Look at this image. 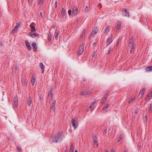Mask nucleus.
<instances>
[{
	"label": "nucleus",
	"mask_w": 152,
	"mask_h": 152,
	"mask_svg": "<svg viewBox=\"0 0 152 152\" xmlns=\"http://www.w3.org/2000/svg\"><path fill=\"white\" fill-rule=\"evenodd\" d=\"M62 140V134L59 133L55 136L53 139V142H57L61 141Z\"/></svg>",
	"instance_id": "obj_1"
},
{
	"label": "nucleus",
	"mask_w": 152,
	"mask_h": 152,
	"mask_svg": "<svg viewBox=\"0 0 152 152\" xmlns=\"http://www.w3.org/2000/svg\"><path fill=\"white\" fill-rule=\"evenodd\" d=\"M98 31L97 26H96L93 29L89 35V38H91L94 37V35L96 34Z\"/></svg>",
	"instance_id": "obj_2"
},
{
	"label": "nucleus",
	"mask_w": 152,
	"mask_h": 152,
	"mask_svg": "<svg viewBox=\"0 0 152 152\" xmlns=\"http://www.w3.org/2000/svg\"><path fill=\"white\" fill-rule=\"evenodd\" d=\"M122 15L125 17L129 18V13L126 9H123L122 11Z\"/></svg>",
	"instance_id": "obj_3"
},
{
	"label": "nucleus",
	"mask_w": 152,
	"mask_h": 152,
	"mask_svg": "<svg viewBox=\"0 0 152 152\" xmlns=\"http://www.w3.org/2000/svg\"><path fill=\"white\" fill-rule=\"evenodd\" d=\"M84 44H82L80 45V46L79 47L77 52L78 54L80 55L83 53L84 50Z\"/></svg>",
	"instance_id": "obj_4"
},
{
	"label": "nucleus",
	"mask_w": 152,
	"mask_h": 152,
	"mask_svg": "<svg viewBox=\"0 0 152 152\" xmlns=\"http://www.w3.org/2000/svg\"><path fill=\"white\" fill-rule=\"evenodd\" d=\"M71 123L72 124V126L74 127V129H75L78 126V124L77 121L75 119L72 118L71 120Z\"/></svg>",
	"instance_id": "obj_5"
},
{
	"label": "nucleus",
	"mask_w": 152,
	"mask_h": 152,
	"mask_svg": "<svg viewBox=\"0 0 152 152\" xmlns=\"http://www.w3.org/2000/svg\"><path fill=\"white\" fill-rule=\"evenodd\" d=\"M17 96H16L15 97L14 99V106L13 107L14 108H16L18 106V99Z\"/></svg>",
	"instance_id": "obj_6"
},
{
	"label": "nucleus",
	"mask_w": 152,
	"mask_h": 152,
	"mask_svg": "<svg viewBox=\"0 0 152 152\" xmlns=\"http://www.w3.org/2000/svg\"><path fill=\"white\" fill-rule=\"evenodd\" d=\"M108 95L109 94L107 93L105 94L104 96L102 97L101 100L100 102L102 104H103L106 101V99Z\"/></svg>",
	"instance_id": "obj_7"
},
{
	"label": "nucleus",
	"mask_w": 152,
	"mask_h": 152,
	"mask_svg": "<svg viewBox=\"0 0 152 152\" xmlns=\"http://www.w3.org/2000/svg\"><path fill=\"white\" fill-rule=\"evenodd\" d=\"M122 22L119 20H118L116 22L117 27L116 28V30L118 31L121 29Z\"/></svg>",
	"instance_id": "obj_8"
},
{
	"label": "nucleus",
	"mask_w": 152,
	"mask_h": 152,
	"mask_svg": "<svg viewBox=\"0 0 152 152\" xmlns=\"http://www.w3.org/2000/svg\"><path fill=\"white\" fill-rule=\"evenodd\" d=\"M72 11V13L75 16L76 15L78 12V9L77 8V7L75 6L73 7Z\"/></svg>",
	"instance_id": "obj_9"
},
{
	"label": "nucleus",
	"mask_w": 152,
	"mask_h": 152,
	"mask_svg": "<svg viewBox=\"0 0 152 152\" xmlns=\"http://www.w3.org/2000/svg\"><path fill=\"white\" fill-rule=\"evenodd\" d=\"M93 141V144L94 147L97 148L98 146V143L97 141V137L96 136L94 137Z\"/></svg>",
	"instance_id": "obj_10"
},
{
	"label": "nucleus",
	"mask_w": 152,
	"mask_h": 152,
	"mask_svg": "<svg viewBox=\"0 0 152 152\" xmlns=\"http://www.w3.org/2000/svg\"><path fill=\"white\" fill-rule=\"evenodd\" d=\"M25 42L26 45L28 50H31V48L30 43H29L27 40L25 41Z\"/></svg>",
	"instance_id": "obj_11"
},
{
	"label": "nucleus",
	"mask_w": 152,
	"mask_h": 152,
	"mask_svg": "<svg viewBox=\"0 0 152 152\" xmlns=\"http://www.w3.org/2000/svg\"><path fill=\"white\" fill-rule=\"evenodd\" d=\"M55 102H53L52 104V105L50 108V110L51 111L54 112L55 109Z\"/></svg>",
	"instance_id": "obj_12"
},
{
	"label": "nucleus",
	"mask_w": 152,
	"mask_h": 152,
	"mask_svg": "<svg viewBox=\"0 0 152 152\" xmlns=\"http://www.w3.org/2000/svg\"><path fill=\"white\" fill-rule=\"evenodd\" d=\"M29 35L30 36V37H39V35L37 34H32L31 33H29Z\"/></svg>",
	"instance_id": "obj_13"
},
{
	"label": "nucleus",
	"mask_w": 152,
	"mask_h": 152,
	"mask_svg": "<svg viewBox=\"0 0 152 152\" xmlns=\"http://www.w3.org/2000/svg\"><path fill=\"white\" fill-rule=\"evenodd\" d=\"M61 14L63 18H66V11L64 9V8H62Z\"/></svg>",
	"instance_id": "obj_14"
},
{
	"label": "nucleus",
	"mask_w": 152,
	"mask_h": 152,
	"mask_svg": "<svg viewBox=\"0 0 152 152\" xmlns=\"http://www.w3.org/2000/svg\"><path fill=\"white\" fill-rule=\"evenodd\" d=\"M145 71L147 72L152 71V66H147L145 68Z\"/></svg>",
	"instance_id": "obj_15"
},
{
	"label": "nucleus",
	"mask_w": 152,
	"mask_h": 152,
	"mask_svg": "<svg viewBox=\"0 0 152 152\" xmlns=\"http://www.w3.org/2000/svg\"><path fill=\"white\" fill-rule=\"evenodd\" d=\"M20 25V24L19 23H17V25L15 26V28H14L12 30V32L13 33H15V32H16L18 29V28Z\"/></svg>",
	"instance_id": "obj_16"
},
{
	"label": "nucleus",
	"mask_w": 152,
	"mask_h": 152,
	"mask_svg": "<svg viewBox=\"0 0 152 152\" xmlns=\"http://www.w3.org/2000/svg\"><path fill=\"white\" fill-rule=\"evenodd\" d=\"M32 45L33 47L34 51L36 52L37 50V47L36 45V44L35 42H33L32 44Z\"/></svg>",
	"instance_id": "obj_17"
},
{
	"label": "nucleus",
	"mask_w": 152,
	"mask_h": 152,
	"mask_svg": "<svg viewBox=\"0 0 152 152\" xmlns=\"http://www.w3.org/2000/svg\"><path fill=\"white\" fill-rule=\"evenodd\" d=\"M39 65L42 69V73H43L44 71V66L42 63H40L39 64Z\"/></svg>",
	"instance_id": "obj_18"
},
{
	"label": "nucleus",
	"mask_w": 152,
	"mask_h": 152,
	"mask_svg": "<svg viewBox=\"0 0 152 152\" xmlns=\"http://www.w3.org/2000/svg\"><path fill=\"white\" fill-rule=\"evenodd\" d=\"M36 80V77H33L31 79V84L32 86L34 85Z\"/></svg>",
	"instance_id": "obj_19"
},
{
	"label": "nucleus",
	"mask_w": 152,
	"mask_h": 152,
	"mask_svg": "<svg viewBox=\"0 0 152 152\" xmlns=\"http://www.w3.org/2000/svg\"><path fill=\"white\" fill-rule=\"evenodd\" d=\"M86 29H83L82 33L80 36V37H81L82 38H83V37H84L86 35Z\"/></svg>",
	"instance_id": "obj_20"
},
{
	"label": "nucleus",
	"mask_w": 152,
	"mask_h": 152,
	"mask_svg": "<svg viewBox=\"0 0 152 152\" xmlns=\"http://www.w3.org/2000/svg\"><path fill=\"white\" fill-rule=\"evenodd\" d=\"M109 106V104H108L106 105L105 107H104L102 109V111L103 113H105L106 112V110H105V109H107Z\"/></svg>",
	"instance_id": "obj_21"
},
{
	"label": "nucleus",
	"mask_w": 152,
	"mask_h": 152,
	"mask_svg": "<svg viewBox=\"0 0 152 152\" xmlns=\"http://www.w3.org/2000/svg\"><path fill=\"white\" fill-rule=\"evenodd\" d=\"M110 30L109 26L108 25L107 26L106 28H105L104 33L106 34H107Z\"/></svg>",
	"instance_id": "obj_22"
},
{
	"label": "nucleus",
	"mask_w": 152,
	"mask_h": 152,
	"mask_svg": "<svg viewBox=\"0 0 152 152\" xmlns=\"http://www.w3.org/2000/svg\"><path fill=\"white\" fill-rule=\"evenodd\" d=\"M44 2V0H38L37 5H43Z\"/></svg>",
	"instance_id": "obj_23"
},
{
	"label": "nucleus",
	"mask_w": 152,
	"mask_h": 152,
	"mask_svg": "<svg viewBox=\"0 0 152 152\" xmlns=\"http://www.w3.org/2000/svg\"><path fill=\"white\" fill-rule=\"evenodd\" d=\"M32 102V99L30 97L28 101V106H31Z\"/></svg>",
	"instance_id": "obj_24"
},
{
	"label": "nucleus",
	"mask_w": 152,
	"mask_h": 152,
	"mask_svg": "<svg viewBox=\"0 0 152 152\" xmlns=\"http://www.w3.org/2000/svg\"><path fill=\"white\" fill-rule=\"evenodd\" d=\"M145 91V88H144L142 90V91H141L140 93V94H141V95L140 97V98H141L142 96L144 94V92Z\"/></svg>",
	"instance_id": "obj_25"
},
{
	"label": "nucleus",
	"mask_w": 152,
	"mask_h": 152,
	"mask_svg": "<svg viewBox=\"0 0 152 152\" xmlns=\"http://www.w3.org/2000/svg\"><path fill=\"white\" fill-rule=\"evenodd\" d=\"M59 34V31L56 30L55 33V34H56L55 38H58Z\"/></svg>",
	"instance_id": "obj_26"
},
{
	"label": "nucleus",
	"mask_w": 152,
	"mask_h": 152,
	"mask_svg": "<svg viewBox=\"0 0 152 152\" xmlns=\"http://www.w3.org/2000/svg\"><path fill=\"white\" fill-rule=\"evenodd\" d=\"M21 81L23 85H26V79L22 78L21 79Z\"/></svg>",
	"instance_id": "obj_27"
},
{
	"label": "nucleus",
	"mask_w": 152,
	"mask_h": 152,
	"mask_svg": "<svg viewBox=\"0 0 152 152\" xmlns=\"http://www.w3.org/2000/svg\"><path fill=\"white\" fill-rule=\"evenodd\" d=\"M112 39H108L107 41V45H109L112 42Z\"/></svg>",
	"instance_id": "obj_28"
},
{
	"label": "nucleus",
	"mask_w": 152,
	"mask_h": 152,
	"mask_svg": "<svg viewBox=\"0 0 152 152\" xmlns=\"http://www.w3.org/2000/svg\"><path fill=\"white\" fill-rule=\"evenodd\" d=\"M53 92V89L52 88H50V91H49L48 94V96H51Z\"/></svg>",
	"instance_id": "obj_29"
},
{
	"label": "nucleus",
	"mask_w": 152,
	"mask_h": 152,
	"mask_svg": "<svg viewBox=\"0 0 152 152\" xmlns=\"http://www.w3.org/2000/svg\"><path fill=\"white\" fill-rule=\"evenodd\" d=\"M96 103V101H94L92 102L91 105L89 107L90 108H92Z\"/></svg>",
	"instance_id": "obj_30"
},
{
	"label": "nucleus",
	"mask_w": 152,
	"mask_h": 152,
	"mask_svg": "<svg viewBox=\"0 0 152 152\" xmlns=\"http://www.w3.org/2000/svg\"><path fill=\"white\" fill-rule=\"evenodd\" d=\"M74 146L73 144H71L69 150V152H73Z\"/></svg>",
	"instance_id": "obj_31"
},
{
	"label": "nucleus",
	"mask_w": 152,
	"mask_h": 152,
	"mask_svg": "<svg viewBox=\"0 0 152 152\" xmlns=\"http://www.w3.org/2000/svg\"><path fill=\"white\" fill-rule=\"evenodd\" d=\"M132 48L131 50L130 51V53H132L134 51V45H133V44L132 45Z\"/></svg>",
	"instance_id": "obj_32"
},
{
	"label": "nucleus",
	"mask_w": 152,
	"mask_h": 152,
	"mask_svg": "<svg viewBox=\"0 0 152 152\" xmlns=\"http://www.w3.org/2000/svg\"><path fill=\"white\" fill-rule=\"evenodd\" d=\"M30 26L31 31H34L35 30V28L34 26L32 25H31Z\"/></svg>",
	"instance_id": "obj_33"
},
{
	"label": "nucleus",
	"mask_w": 152,
	"mask_h": 152,
	"mask_svg": "<svg viewBox=\"0 0 152 152\" xmlns=\"http://www.w3.org/2000/svg\"><path fill=\"white\" fill-rule=\"evenodd\" d=\"M86 91H83L82 92H81L80 94L81 95H86Z\"/></svg>",
	"instance_id": "obj_34"
},
{
	"label": "nucleus",
	"mask_w": 152,
	"mask_h": 152,
	"mask_svg": "<svg viewBox=\"0 0 152 152\" xmlns=\"http://www.w3.org/2000/svg\"><path fill=\"white\" fill-rule=\"evenodd\" d=\"M135 98L134 97L131 98L130 99L129 101V103L132 102L133 100L135 99Z\"/></svg>",
	"instance_id": "obj_35"
},
{
	"label": "nucleus",
	"mask_w": 152,
	"mask_h": 152,
	"mask_svg": "<svg viewBox=\"0 0 152 152\" xmlns=\"http://www.w3.org/2000/svg\"><path fill=\"white\" fill-rule=\"evenodd\" d=\"M152 104H150V107L149 109V112H151L152 109Z\"/></svg>",
	"instance_id": "obj_36"
},
{
	"label": "nucleus",
	"mask_w": 152,
	"mask_h": 152,
	"mask_svg": "<svg viewBox=\"0 0 152 152\" xmlns=\"http://www.w3.org/2000/svg\"><path fill=\"white\" fill-rule=\"evenodd\" d=\"M124 136L123 134L121 135L118 138V139L120 140H121L123 138Z\"/></svg>",
	"instance_id": "obj_37"
},
{
	"label": "nucleus",
	"mask_w": 152,
	"mask_h": 152,
	"mask_svg": "<svg viewBox=\"0 0 152 152\" xmlns=\"http://www.w3.org/2000/svg\"><path fill=\"white\" fill-rule=\"evenodd\" d=\"M17 149L19 152H21L22 150L20 147H19V146H17Z\"/></svg>",
	"instance_id": "obj_38"
},
{
	"label": "nucleus",
	"mask_w": 152,
	"mask_h": 152,
	"mask_svg": "<svg viewBox=\"0 0 152 152\" xmlns=\"http://www.w3.org/2000/svg\"><path fill=\"white\" fill-rule=\"evenodd\" d=\"M39 17L40 18L42 19L43 17V16L42 15V12H40L39 13Z\"/></svg>",
	"instance_id": "obj_39"
},
{
	"label": "nucleus",
	"mask_w": 152,
	"mask_h": 152,
	"mask_svg": "<svg viewBox=\"0 0 152 152\" xmlns=\"http://www.w3.org/2000/svg\"><path fill=\"white\" fill-rule=\"evenodd\" d=\"M133 42V39H131L129 41V44H130V45L132 44Z\"/></svg>",
	"instance_id": "obj_40"
},
{
	"label": "nucleus",
	"mask_w": 152,
	"mask_h": 152,
	"mask_svg": "<svg viewBox=\"0 0 152 152\" xmlns=\"http://www.w3.org/2000/svg\"><path fill=\"white\" fill-rule=\"evenodd\" d=\"M147 119V117L146 115H145V117H143V121L144 122H145L146 121Z\"/></svg>",
	"instance_id": "obj_41"
},
{
	"label": "nucleus",
	"mask_w": 152,
	"mask_h": 152,
	"mask_svg": "<svg viewBox=\"0 0 152 152\" xmlns=\"http://www.w3.org/2000/svg\"><path fill=\"white\" fill-rule=\"evenodd\" d=\"M91 94V91H86V95H89Z\"/></svg>",
	"instance_id": "obj_42"
},
{
	"label": "nucleus",
	"mask_w": 152,
	"mask_h": 152,
	"mask_svg": "<svg viewBox=\"0 0 152 152\" xmlns=\"http://www.w3.org/2000/svg\"><path fill=\"white\" fill-rule=\"evenodd\" d=\"M72 11L71 10H69L68 11V13L69 16L71 15Z\"/></svg>",
	"instance_id": "obj_43"
},
{
	"label": "nucleus",
	"mask_w": 152,
	"mask_h": 152,
	"mask_svg": "<svg viewBox=\"0 0 152 152\" xmlns=\"http://www.w3.org/2000/svg\"><path fill=\"white\" fill-rule=\"evenodd\" d=\"M32 1V0H28V2L29 4L30 5L31 4V2Z\"/></svg>",
	"instance_id": "obj_44"
},
{
	"label": "nucleus",
	"mask_w": 152,
	"mask_h": 152,
	"mask_svg": "<svg viewBox=\"0 0 152 152\" xmlns=\"http://www.w3.org/2000/svg\"><path fill=\"white\" fill-rule=\"evenodd\" d=\"M15 69L16 71H17L18 69V67L17 66V65H16L15 66Z\"/></svg>",
	"instance_id": "obj_45"
},
{
	"label": "nucleus",
	"mask_w": 152,
	"mask_h": 152,
	"mask_svg": "<svg viewBox=\"0 0 152 152\" xmlns=\"http://www.w3.org/2000/svg\"><path fill=\"white\" fill-rule=\"evenodd\" d=\"M111 50H112L111 48H110V49H109V51H108V54H110V52H111Z\"/></svg>",
	"instance_id": "obj_46"
},
{
	"label": "nucleus",
	"mask_w": 152,
	"mask_h": 152,
	"mask_svg": "<svg viewBox=\"0 0 152 152\" xmlns=\"http://www.w3.org/2000/svg\"><path fill=\"white\" fill-rule=\"evenodd\" d=\"M96 56V53L95 52H93V54H92V56L93 58L94 57Z\"/></svg>",
	"instance_id": "obj_47"
},
{
	"label": "nucleus",
	"mask_w": 152,
	"mask_h": 152,
	"mask_svg": "<svg viewBox=\"0 0 152 152\" xmlns=\"http://www.w3.org/2000/svg\"><path fill=\"white\" fill-rule=\"evenodd\" d=\"M55 7L56 8L57 7V1H56L55 4Z\"/></svg>",
	"instance_id": "obj_48"
},
{
	"label": "nucleus",
	"mask_w": 152,
	"mask_h": 152,
	"mask_svg": "<svg viewBox=\"0 0 152 152\" xmlns=\"http://www.w3.org/2000/svg\"><path fill=\"white\" fill-rule=\"evenodd\" d=\"M88 7L87 6H86V7L85 8V11H88Z\"/></svg>",
	"instance_id": "obj_49"
},
{
	"label": "nucleus",
	"mask_w": 152,
	"mask_h": 152,
	"mask_svg": "<svg viewBox=\"0 0 152 152\" xmlns=\"http://www.w3.org/2000/svg\"><path fill=\"white\" fill-rule=\"evenodd\" d=\"M133 44V45H134V44H132L131 45H130V44H129V46L130 48H132V45Z\"/></svg>",
	"instance_id": "obj_50"
},
{
	"label": "nucleus",
	"mask_w": 152,
	"mask_h": 152,
	"mask_svg": "<svg viewBox=\"0 0 152 152\" xmlns=\"http://www.w3.org/2000/svg\"><path fill=\"white\" fill-rule=\"evenodd\" d=\"M56 25H53L52 26V27L53 28H55Z\"/></svg>",
	"instance_id": "obj_51"
},
{
	"label": "nucleus",
	"mask_w": 152,
	"mask_h": 152,
	"mask_svg": "<svg viewBox=\"0 0 152 152\" xmlns=\"http://www.w3.org/2000/svg\"><path fill=\"white\" fill-rule=\"evenodd\" d=\"M141 95V94H140V93H139V95L138 96V98H139V99H140L141 98H140V97Z\"/></svg>",
	"instance_id": "obj_52"
},
{
	"label": "nucleus",
	"mask_w": 152,
	"mask_h": 152,
	"mask_svg": "<svg viewBox=\"0 0 152 152\" xmlns=\"http://www.w3.org/2000/svg\"><path fill=\"white\" fill-rule=\"evenodd\" d=\"M148 96L149 97H150V98H151L152 97V96L151 95H150V94H148Z\"/></svg>",
	"instance_id": "obj_53"
},
{
	"label": "nucleus",
	"mask_w": 152,
	"mask_h": 152,
	"mask_svg": "<svg viewBox=\"0 0 152 152\" xmlns=\"http://www.w3.org/2000/svg\"><path fill=\"white\" fill-rule=\"evenodd\" d=\"M111 152H115V151L113 149H112L111 150Z\"/></svg>",
	"instance_id": "obj_54"
},
{
	"label": "nucleus",
	"mask_w": 152,
	"mask_h": 152,
	"mask_svg": "<svg viewBox=\"0 0 152 152\" xmlns=\"http://www.w3.org/2000/svg\"><path fill=\"white\" fill-rule=\"evenodd\" d=\"M51 39H48V41L49 42H50L51 41Z\"/></svg>",
	"instance_id": "obj_55"
},
{
	"label": "nucleus",
	"mask_w": 152,
	"mask_h": 152,
	"mask_svg": "<svg viewBox=\"0 0 152 152\" xmlns=\"http://www.w3.org/2000/svg\"><path fill=\"white\" fill-rule=\"evenodd\" d=\"M105 152H109V151L107 149L105 150Z\"/></svg>",
	"instance_id": "obj_56"
},
{
	"label": "nucleus",
	"mask_w": 152,
	"mask_h": 152,
	"mask_svg": "<svg viewBox=\"0 0 152 152\" xmlns=\"http://www.w3.org/2000/svg\"><path fill=\"white\" fill-rule=\"evenodd\" d=\"M117 141L118 142H119L121 141V140H120L118 138Z\"/></svg>",
	"instance_id": "obj_57"
},
{
	"label": "nucleus",
	"mask_w": 152,
	"mask_h": 152,
	"mask_svg": "<svg viewBox=\"0 0 152 152\" xmlns=\"http://www.w3.org/2000/svg\"><path fill=\"white\" fill-rule=\"evenodd\" d=\"M118 41H117V45H118V44L119 39H118Z\"/></svg>",
	"instance_id": "obj_58"
},
{
	"label": "nucleus",
	"mask_w": 152,
	"mask_h": 152,
	"mask_svg": "<svg viewBox=\"0 0 152 152\" xmlns=\"http://www.w3.org/2000/svg\"><path fill=\"white\" fill-rule=\"evenodd\" d=\"M93 45H96V42H94L93 43Z\"/></svg>",
	"instance_id": "obj_59"
},
{
	"label": "nucleus",
	"mask_w": 152,
	"mask_h": 152,
	"mask_svg": "<svg viewBox=\"0 0 152 152\" xmlns=\"http://www.w3.org/2000/svg\"><path fill=\"white\" fill-rule=\"evenodd\" d=\"M75 152H78V151L77 150H75Z\"/></svg>",
	"instance_id": "obj_60"
},
{
	"label": "nucleus",
	"mask_w": 152,
	"mask_h": 152,
	"mask_svg": "<svg viewBox=\"0 0 152 152\" xmlns=\"http://www.w3.org/2000/svg\"><path fill=\"white\" fill-rule=\"evenodd\" d=\"M124 152H128L127 150H126L124 151Z\"/></svg>",
	"instance_id": "obj_61"
},
{
	"label": "nucleus",
	"mask_w": 152,
	"mask_h": 152,
	"mask_svg": "<svg viewBox=\"0 0 152 152\" xmlns=\"http://www.w3.org/2000/svg\"><path fill=\"white\" fill-rule=\"evenodd\" d=\"M85 80H85V79H84V80H83L84 81H85Z\"/></svg>",
	"instance_id": "obj_62"
},
{
	"label": "nucleus",
	"mask_w": 152,
	"mask_h": 152,
	"mask_svg": "<svg viewBox=\"0 0 152 152\" xmlns=\"http://www.w3.org/2000/svg\"><path fill=\"white\" fill-rule=\"evenodd\" d=\"M151 93H152V91L151 92Z\"/></svg>",
	"instance_id": "obj_63"
}]
</instances>
